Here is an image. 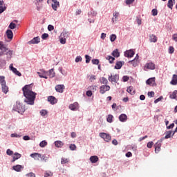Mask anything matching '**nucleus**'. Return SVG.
Instances as JSON below:
<instances>
[{"label": "nucleus", "mask_w": 177, "mask_h": 177, "mask_svg": "<svg viewBox=\"0 0 177 177\" xmlns=\"http://www.w3.org/2000/svg\"><path fill=\"white\" fill-rule=\"evenodd\" d=\"M129 63H131L133 67H136V66H138V61H136L135 59L129 61Z\"/></svg>", "instance_id": "obj_45"}, {"label": "nucleus", "mask_w": 177, "mask_h": 177, "mask_svg": "<svg viewBox=\"0 0 177 177\" xmlns=\"http://www.w3.org/2000/svg\"><path fill=\"white\" fill-rule=\"evenodd\" d=\"M89 81L90 82H93V81H95V80H96V76L94 75H91L89 76Z\"/></svg>", "instance_id": "obj_49"}, {"label": "nucleus", "mask_w": 177, "mask_h": 177, "mask_svg": "<svg viewBox=\"0 0 177 177\" xmlns=\"http://www.w3.org/2000/svg\"><path fill=\"white\" fill-rule=\"evenodd\" d=\"M106 60H109V63L113 64L114 60H115V58L112 56H107L106 57Z\"/></svg>", "instance_id": "obj_37"}, {"label": "nucleus", "mask_w": 177, "mask_h": 177, "mask_svg": "<svg viewBox=\"0 0 177 177\" xmlns=\"http://www.w3.org/2000/svg\"><path fill=\"white\" fill-rule=\"evenodd\" d=\"M112 56H113V57H120V52H118V49H115L113 51Z\"/></svg>", "instance_id": "obj_35"}, {"label": "nucleus", "mask_w": 177, "mask_h": 177, "mask_svg": "<svg viewBox=\"0 0 177 177\" xmlns=\"http://www.w3.org/2000/svg\"><path fill=\"white\" fill-rule=\"evenodd\" d=\"M127 92H128V93H130V95H135V90L133 89V87L132 86H130L127 88Z\"/></svg>", "instance_id": "obj_29"}, {"label": "nucleus", "mask_w": 177, "mask_h": 177, "mask_svg": "<svg viewBox=\"0 0 177 177\" xmlns=\"http://www.w3.org/2000/svg\"><path fill=\"white\" fill-rule=\"evenodd\" d=\"M0 50H4V52H8V50H9V48H6V46H5V44H3V42L0 41Z\"/></svg>", "instance_id": "obj_28"}, {"label": "nucleus", "mask_w": 177, "mask_h": 177, "mask_svg": "<svg viewBox=\"0 0 177 177\" xmlns=\"http://www.w3.org/2000/svg\"><path fill=\"white\" fill-rule=\"evenodd\" d=\"M26 177H35V174L30 172L26 174Z\"/></svg>", "instance_id": "obj_62"}, {"label": "nucleus", "mask_w": 177, "mask_h": 177, "mask_svg": "<svg viewBox=\"0 0 177 177\" xmlns=\"http://www.w3.org/2000/svg\"><path fill=\"white\" fill-rule=\"evenodd\" d=\"M177 90H175L171 95H170V99H176Z\"/></svg>", "instance_id": "obj_38"}, {"label": "nucleus", "mask_w": 177, "mask_h": 177, "mask_svg": "<svg viewBox=\"0 0 177 177\" xmlns=\"http://www.w3.org/2000/svg\"><path fill=\"white\" fill-rule=\"evenodd\" d=\"M151 13L152 16H157V15H158V11L157 10V9H153L151 10Z\"/></svg>", "instance_id": "obj_52"}, {"label": "nucleus", "mask_w": 177, "mask_h": 177, "mask_svg": "<svg viewBox=\"0 0 177 177\" xmlns=\"http://www.w3.org/2000/svg\"><path fill=\"white\" fill-rule=\"evenodd\" d=\"M48 145V142L45 140H43L40 142L39 146L40 147H45Z\"/></svg>", "instance_id": "obj_47"}, {"label": "nucleus", "mask_w": 177, "mask_h": 177, "mask_svg": "<svg viewBox=\"0 0 177 177\" xmlns=\"http://www.w3.org/2000/svg\"><path fill=\"white\" fill-rule=\"evenodd\" d=\"M123 82H127L129 80V77L128 76H123L122 77Z\"/></svg>", "instance_id": "obj_60"}, {"label": "nucleus", "mask_w": 177, "mask_h": 177, "mask_svg": "<svg viewBox=\"0 0 177 177\" xmlns=\"http://www.w3.org/2000/svg\"><path fill=\"white\" fill-rule=\"evenodd\" d=\"M106 121L110 123L113 122V115H109Z\"/></svg>", "instance_id": "obj_44"}, {"label": "nucleus", "mask_w": 177, "mask_h": 177, "mask_svg": "<svg viewBox=\"0 0 177 177\" xmlns=\"http://www.w3.org/2000/svg\"><path fill=\"white\" fill-rule=\"evenodd\" d=\"M10 70L12 71L14 74H16V75H18V77H21V73L17 71V69L15 67H13V64H11L10 65Z\"/></svg>", "instance_id": "obj_12"}, {"label": "nucleus", "mask_w": 177, "mask_h": 177, "mask_svg": "<svg viewBox=\"0 0 177 177\" xmlns=\"http://www.w3.org/2000/svg\"><path fill=\"white\" fill-rule=\"evenodd\" d=\"M147 85H154L156 84V77H151L146 81Z\"/></svg>", "instance_id": "obj_19"}, {"label": "nucleus", "mask_w": 177, "mask_h": 177, "mask_svg": "<svg viewBox=\"0 0 177 177\" xmlns=\"http://www.w3.org/2000/svg\"><path fill=\"white\" fill-rule=\"evenodd\" d=\"M90 161L92 164H96L99 161V157L97 156H92L90 157Z\"/></svg>", "instance_id": "obj_20"}, {"label": "nucleus", "mask_w": 177, "mask_h": 177, "mask_svg": "<svg viewBox=\"0 0 177 177\" xmlns=\"http://www.w3.org/2000/svg\"><path fill=\"white\" fill-rule=\"evenodd\" d=\"M24 96L26 97L24 100L25 103L32 106L34 102H35V97H37V93L32 91L31 88V84L26 85L22 88Z\"/></svg>", "instance_id": "obj_1"}, {"label": "nucleus", "mask_w": 177, "mask_h": 177, "mask_svg": "<svg viewBox=\"0 0 177 177\" xmlns=\"http://www.w3.org/2000/svg\"><path fill=\"white\" fill-rule=\"evenodd\" d=\"M37 74L40 78H45V80H48V71H45V70H40L39 72H37Z\"/></svg>", "instance_id": "obj_8"}, {"label": "nucleus", "mask_w": 177, "mask_h": 177, "mask_svg": "<svg viewBox=\"0 0 177 177\" xmlns=\"http://www.w3.org/2000/svg\"><path fill=\"white\" fill-rule=\"evenodd\" d=\"M88 89H89V91H92L93 92H96V86H89Z\"/></svg>", "instance_id": "obj_46"}, {"label": "nucleus", "mask_w": 177, "mask_h": 177, "mask_svg": "<svg viewBox=\"0 0 177 177\" xmlns=\"http://www.w3.org/2000/svg\"><path fill=\"white\" fill-rule=\"evenodd\" d=\"M173 39H174V41L177 42V34L173 35Z\"/></svg>", "instance_id": "obj_64"}, {"label": "nucleus", "mask_w": 177, "mask_h": 177, "mask_svg": "<svg viewBox=\"0 0 177 177\" xmlns=\"http://www.w3.org/2000/svg\"><path fill=\"white\" fill-rule=\"evenodd\" d=\"M8 28H10V30H15V28H16V24L11 22L8 26Z\"/></svg>", "instance_id": "obj_41"}, {"label": "nucleus", "mask_w": 177, "mask_h": 177, "mask_svg": "<svg viewBox=\"0 0 177 177\" xmlns=\"http://www.w3.org/2000/svg\"><path fill=\"white\" fill-rule=\"evenodd\" d=\"M40 41H41V39L39 38V37H36L33 38L32 40L29 41L28 44L29 45H32L35 44H39Z\"/></svg>", "instance_id": "obj_13"}, {"label": "nucleus", "mask_w": 177, "mask_h": 177, "mask_svg": "<svg viewBox=\"0 0 177 177\" xmlns=\"http://www.w3.org/2000/svg\"><path fill=\"white\" fill-rule=\"evenodd\" d=\"M6 154L8 156H13V151L10 150V149H7L6 151Z\"/></svg>", "instance_id": "obj_57"}, {"label": "nucleus", "mask_w": 177, "mask_h": 177, "mask_svg": "<svg viewBox=\"0 0 177 177\" xmlns=\"http://www.w3.org/2000/svg\"><path fill=\"white\" fill-rule=\"evenodd\" d=\"M30 157H32V158H34V160H36L37 161H39V158H41V153H32L30 154Z\"/></svg>", "instance_id": "obj_18"}, {"label": "nucleus", "mask_w": 177, "mask_h": 177, "mask_svg": "<svg viewBox=\"0 0 177 177\" xmlns=\"http://www.w3.org/2000/svg\"><path fill=\"white\" fill-rule=\"evenodd\" d=\"M42 39H46L47 38H49V35L48 33H44L41 35Z\"/></svg>", "instance_id": "obj_56"}, {"label": "nucleus", "mask_w": 177, "mask_h": 177, "mask_svg": "<svg viewBox=\"0 0 177 177\" xmlns=\"http://www.w3.org/2000/svg\"><path fill=\"white\" fill-rule=\"evenodd\" d=\"M19 158H21V154L19 153H14V156L12 157V160H11V162H15L17 160H19Z\"/></svg>", "instance_id": "obj_17"}, {"label": "nucleus", "mask_w": 177, "mask_h": 177, "mask_svg": "<svg viewBox=\"0 0 177 177\" xmlns=\"http://www.w3.org/2000/svg\"><path fill=\"white\" fill-rule=\"evenodd\" d=\"M108 91H110V86L107 84L102 85L100 87V93L102 95H104V93H106V92Z\"/></svg>", "instance_id": "obj_7"}, {"label": "nucleus", "mask_w": 177, "mask_h": 177, "mask_svg": "<svg viewBox=\"0 0 177 177\" xmlns=\"http://www.w3.org/2000/svg\"><path fill=\"white\" fill-rule=\"evenodd\" d=\"M92 63L93 64H99V59H92Z\"/></svg>", "instance_id": "obj_63"}, {"label": "nucleus", "mask_w": 177, "mask_h": 177, "mask_svg": "<svg viewBox=\"0 0 177 177\" xmlns=\"http://www.w3.org/2000/svg\"><path fill=\"white\" fill-rule=\"evenodd\" d=\"M115 39H117V35H115L114 34L110 35L111 42H114V41H115Z\"/></svg>", "instance_id": "obj_40"}, {"label": "nucleus", "mask_w": 177, "mask_h": 177, "mask_svg": "<svg viewBox=\"0 0 177 177\" xmlns=\"http://www.w3.org/2000/svg\"><path fill=\"white\" fill-rule=\"evenodd\" d=\"M156 70V64L153 62L147 63L144 66V70Z\"/></svg>", "instance_id": "obj_9"}, {"label": "nucleus", "mask_w": 177, "mask_h": 177, "mask_svg": "<svg viewBox=\"0 0 177 177\" xmlns=\"http://www.w3.org/2000/svg\"><path fill=\"white\" fill-rule=\"evenodd\" d=\"M12 168L14 171H16L17 172H20V171H21V168H23V166L20 165H17L15 166H13Z\"/></svg>", "instance_id": "obj_30"}, {"label": "nucleus", "mask_w": 177, "mask_h": 177, "mask_svg": "<svg viewBox=\"0 0 177 177\" xmlns=\"http://www.w3.org/2000/svg\"><path fill=\"white\" fill-rule=\"evenodd\" d=\"M70 150L74 151L76 150L77 146L75 144H71L69 147Z\"/></svg>", "instance_id": "obj_51"}, {"label": "nucleus", "mask_w": 177, "mask_h": 177, "mask_svg": "<svg viewBox=\"0 0 177 177\" xmlns=\"http://www.w3.org/2000/svg\"><path fill=\"white\" fill-rule=\"evenodd\" d=\"M86 63H89L91 62V57L88 55H85Z\"/></svg>", "instance_id": "obj_58"}, {"label": "nucleus", "mask_w": 177, "mask_h": 177, "mask_svg": "<svg viewBox=\"0 0 177 177\" xmlns=\"http://www.w3.org/2000/svg\"><path fill=\"white\" fill-rule=\"evenodd\" d=\"M55 146L58 148L63 147V146H64V143L60 140H57L55 142Z\"/></svg>", "instance_id": "obj_26"}, {"label": "nucleus", "mask_w": 177, "mask_h": 177, "mask_svg": "<svg viewBox=\"0 0 177 177\" xmlns=\"http://www.w3.org/2000/svg\"><path fill=\"white\" fill-rule=\"evenodd\" d=\"M127 120H128V116L125 113H122L119 116V121H120V122H126Z\"/></svg>", "instance_id": "obj_15"}, {"label": "nucleus", "mask_w": 177, "mask_h": 177, "mask_svg": "<svg viewBox=\"0 0 177 177\" xmlns=\"http://www.w3.org/2000/svg\"><path fill=\"white\" fill-rule=\"evenodd\" d=\"M66 39H65L64 37H62V36H59L60 44H62V45H64V44H66Z\"/></svg>", "instance_id": "obj_43"}, {"label": "nucleus", "mask_w": 177, "mask_h": 177, "mask_svg": "<svg viewBox=\"0 0 177 177\" xmlns=\"http://www.w3.org/2000/svg\"><path fill=\"white\" fill-rule=\"evenodd\" d=\"M56 75V73H55V71L53 68H51L47 74V77H49V78H53Z\"/></svg>", "instance_id": "obj_22"}, {"label": "nucleus", "mask_w": 177, "mask_h": 177, "mask_svg": "<svg viewBox=\"0 0 177 177\" xmlns=\"http://www.w3.org/2000/svg\"><path fill=\"white\" fill-rule=\"evenodd\" d=\"M121 67H122V62L121 61L117 62L115 66V68L116 70H120Z\"/></svg>", "instance_id": "obj_34"}, {"label": "nucleus", "mask_w": 177, "mask_h": 177, "mask_svg": "<svg viewBox=\"0 0 177 177\" xmlns=\"http://www.w3.org/2000/svg\"><path fill=\"white\" fill-rule=\"evenodd\" d=\"M69 109L73 111H76V110H78V109H80V104H78V102H74L73 104L69 105Z\"/></svg>", "instance_id": "obj_11"}, {"label": "nucleus", "mask_w": 177, "mask_h": 177, "mask_svg": "<svg viewBox=\"0 0 177 177\" xmlns=\"http://www.w3.org/2000/svg\"><path fill=\"white\" fill-rule=\"evenodd\" d=\"M108 80L111 84H117L120 81V75L118 74L109 75Z\"/></svg>", "instance_id": "obj_4"}, {"label": "nucleus", "mask_w": 177, "mask_h": 177, "mask_svg": "<svg viewBox=\"0 0 177 177\" xmlns=\"http://www.w3.org/2000/svg\"><path fill=\"white\" fill-rule=\"evenodd\" d=\"M70 35V33H68V32L67 31H63L60 37L62 38H65L67 39V38H68V36Z\"/></svg>", "instance_id": "obj_31"}, {"label": "nucleus", "mask_w": 177, "mask_h": 177, "mask_svg": "<svg viewBox=\"0 0 177 177\" xmlns=\"http://www.w3.org/2000/svg\"><path fill=\"white\" fill-rule=\"evenodd\" d=\"M6 34L8 39H13V32L11 30H7Z\"/></svg>", "instance_id": "obj_21"}, {"label": "nucleus", "mask_w": 177, "mask_h": 177, "mask_svg": "<svg viewBox=\"0 0 177 177\" xmlns=\"http://www.w3.org/2000/svg\"><path fill=\"white\" fill-rule=\"evenodd\" d=\"M174 52H175V48H174L173 46H170L169 48V53L171 55V53H174Z\"/></svg>", "instance_id": "obj_59"}, {"label": "nucleus", "mask_w": 177, "mask_h": 177, "mask_svg": "<svg viewBox=\"0 0 177 177\" xmlns=\"http://www.w3.org/2000/svg\"><path fill=\"white\" fill-rule=\"evenodd\" d=\"M149 41L150 42H154V43L157 42V37L154 35H151L149 36Z\"/></svg>", "instance_id": "obj_33"}, {"label": "nucleus", "mask_w": 177, "mask_h": 177, "mask_svg": "<svg viewBox=\"0 0 177 177\" xmlns=\"http://www.w3.org/2000/svg\"><path fill=\"white\" fill-rule=\"evenodd\" d=\"M67 162H68V159L65 158H62L61 159V164H62V165L67 164Z\"/></svg>", "instance_id": "obj_50"}, {"label": "nucleus", "mask_w": 177, "mask_h": 177, "mask_svg": "<svg viewBox=\"0 0 177 177\" xmlns=\"http://www.w3.org/2000/svg\"><path fill=\"white\" fill-rule=\"evenodd\" d=\"M0 85H1V91L3 93L9 92V86L6 85V80H5V76H0Z\"/></svg>", "instance_id": "obj_2"}, {"label": "nucleus", "mask_w": 177, "mask_h": 177, "mask_svg": "<svg viewBox=\"0 0 177 177\" xmlns=\"http://www.w3.org/2000/svg\"><path fill=\"white\" fill-rule=\"evenodd\" d=\"M3 0H0V15L6 10V6H3Z\"/></svg>", "instance_id": "obj_23"}, {"label": "nucleus", "mask_w": 177, "mask_h": 177, "mask_svg": "<svg viewBox=\"0 0 177 177\" xmlns=\"http://www.w3.org/2000/svg\"><path fill=\"white\" fill-rule=\"evenodd\" d=\"M155 147V153H158L160 150H161V143L156 142L154 145Z\"/></svg>", "instance_id": "obj_25"}, {"label": "nucleus", "mask_w": 177, "mask_h": 177, "mask_svg": "<svg viewBox=\"0 0 177 177\" xmlns=\"http://www.w3.org/2000/svg\"><path fill=\"white\" fill-rule=\"evenodd\" d=\"M6 52V53H5V55H7V59H10L12 57V50H9Z\"/></svg>", "instance_id": "obj_42"}, {"label": "nucleus", "mask_w": 177, "mask_h": 177, "mask_svg": "<svg viewBox=\"0 0 177 177\" xmlns=\"http://www.w3.org/2000/svg\"><path fill=\"white\" fill-rule=\"evenodd\" d=\"M170 84L171 85H177V75H173Z\"/></svg>", "instance_id": "obj_24"}, {"label": "nucleus", "mask_w": 177, "mask_h": 177, "mask_svg": "<svg viewBox=\"0 0 177 177\" xmlns=\"http://www.w3.org/2000/svg\"><path fill=\"white\" fill-rule=\"evenodd\" d=\"M50 1L52 2V8L53 10H57V8L60 6V3H59V1H57V0H48L47 3H49Z\"/></svg>", "instance_id": "obj_6"}, {"label": "nucleus", "mask_w": 177, "mask_h": 177, "mask_svg": "<svg viewBox=\"0 0 177 177\" xmlns=\"http://www.w3.org/2000/svg\"><path fill=\"white\" fill-rule=\"evenodd\" d=\"M99 136L100 138H102V139H104V140H105V142H110V140H111V136L109 133H100Z\"/></svg>", "instance_id": "obj_5"}, {"label": "nucleus", "mask_w": 177, "mask_h": 177, "mask_svg": "<svg viewBox=\"0 0 177 177\" xmlns=\"http://www.w3.org/2000/svg\"><path fill=\"white\" fill-rule=\"evenodd\" d=\"M48 101L50 103V104H56V103H57V99L53 96H49L48 97Z\"/></svg>", "instance_id": "obj_16"}, {"label": "nucleus", "mask_w": 177, "mask_h": 177, "mask_svg": "<svg viewBox=\"0 0 177 177\" xmlns=\"http://www.w3.org/2000/svg\"><path fill=\"white\" fill-rule=\"evenodd\" d=\"M174 2H175V0H169L167 3V7L172 10L174 8Z\"/></svg>", "instance_id": "obj_32"}, {"label": "nucleus", "mask_w": 177, "mask_h": 177, "mask_svg": "<svg viewBox=\"0 0 177 177\" xmlns=\"http://www.w3.org/2000/svg\"><path fill=\"white\" fill-rule=\"evenodd\" d=\"M100 83L106 85V84H109V80H107V78L102 77L100 80Z\"/></svg>", "instance_id": "obj_36"}, {"label": "nucleus", "mask_w": 177, "mask_h": 177, "mask_svg": "<svg viewBox=\"0 0 177 177\" xmlns=\"http://www.w3.org/2000/svg\"><path fill=\"white\" fill-rule=\"evenodd\" d=\"M75 62L76 63H79V62H82V57L81 56H77L76 58H75Z\"/></svg>", "instance_id": "obj_55"}, {"label": "nucleus", "mask_w": 177, "mask_h": 177, "mask_svg": "<svg viewBox=\"0 0 177 177\" xmlns=\"http://www.w3.org/2000/svg\"><path fill=\"white\" fill-rule=\"evenodd\" d=\"M171 135H172V131H167L165 139H169V138H171Z\"/></svg>", "instance_id": "obj_39"}, {"label": "nucleus", "mask_w": 177, "mask_h": 177, "mask_svg": "<svg viewBox=\"0 0 177 177\" xmlns=\"http://www.w3.org/2000/svg\"><path fill=\"white\" fill-rule=\"evenodd\" d=\"M86 95L88 97H91V96H92V95H93L92 91L89 90V91H86Z\"/></svg>", "instance_id": "obj_61"}, {"label": "nucleus", "mask_w": 177, "mask_h": 177, "mask_svg": "<svg viewBox=\"0 0 177 177\" xmlns=\"http://www.w3.org/2000/svg\"><path fill=\"white\" fill-rule=\"evenodd\" d=\"M53 174L50 171H46L44 174L45 177H50L53 176Z\"/></svg>", "instance_id": "obj_54"}, {"label": "nucleus", "mask_w": 177, "mask_h": 177, "mask_svg": "<svg viewBox=\"0 0 177 177\" xmlns=\"http://www.w3.org/2000/svg\"><path fill=\"white\" fill-rule=\"evenodd\" d=\"M153 145H154V142H153V141H151L147 143V147H148V149H151Z\"/></svg>", "instance_id": "obj_53"}, {"label": "nucleus", "mask_w": 177, "mask_h": 177, "mask_svg": "<svg viewBox=\"0 0 177 177\" xmlns=\"http://www.w3.org/2000/svg\"><path fill=\"white\" fill-rule=\"evenodd\" d=\"M65 86L64 84H58L55 86L56 92H59V93H63L64 92Z\"/></svg>", "instance_id": "obj_10"}, {"label": "nucleus", "mask_w": 177, "mask_h": 177, "mask_svg": "<svg viewBox=\"0 0 177 177\" xmlns=\"http://www.w3.org/2000/svg\"><path fill=\"white\" fill-rule=\"evenodd\" d=\"M118 16H120V13L117 12H113V17L112 18L113 23H116L118 19Z\"/></svg>", "instance_id": "obj_27"}, {"label": "nucleus", "mask_w": 177, "mask_h": 177, "mask_svg": "<svg viewBox=\"0 0 177 177\" xmlns=\"http://www.w3.org/2000/svg\"><path fill=\"white\" fill-rule=\"evenodd\" d=\"M40 114H41V115H42V117H45V115H46V114H48V111L43 109L40 111Z\"/></svg>", "instance_id": "obj_48"}, {"label": "nucleus", "mask_w": 177, "mask_h": 177, "mask_svg": "<svg viewBox=\"0 0 177 177\" xmlns=\"http://www.w3.org/2000/svg\"><path fill=\"white\" fill-rule=\"evenodd\" d=\"M133 55H135V52L132 50H127L124 53L125 57H133Z\"/></svg>", "instance_id": "obj_14"}, {"label": "nucleus", "mask_w": 177, "mask_h": 177, "mask_svg": "<svg viewBox=\"0 0 177 177\" xmlns=\"http://www.w3.org/2000/svg\"><path fill=\"white\" fill-rule=\"evenodd\" d=\"M12 110L14 111H17V113H19L20 114H23L24 111H26V109L24 106H23V104L21 103L17 102L12 108Z\"/></svg>", "instance_id": "obj_3"}]
</instances>
